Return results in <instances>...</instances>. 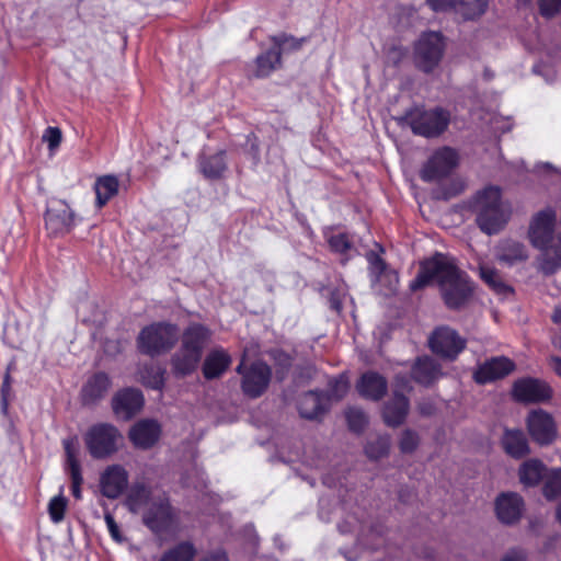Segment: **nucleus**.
Returning <instances> with one entry per match:
<instances>
[{"label":"nucleus","instance_id":"obj_1","mask_svg":"<svg viewBox=\"0 0 561 561\" xmlns=\"http://www.w3.org/2000/svg\"><path fill=\"white\" fill-rule=\"evenodd\" d=\"M436 283L445 305L449 309H459L470 299L473 286L453 259L436 254L421 264L417 276L411 282L412 290Z\"/></svg>","mask_w":561,"mask_h":561},{"label":"nucleus","instance_id":"obj_2","mask_svg":"<svg viewBox=\"0 0 561 561\" xmlns=\"http://www.w3.org/2000/svg\"><path fill=\"white\" fill-rule=\"evenodd\" d=\"M527 238L539 251L538 268L542 273L550 275L561 268V232L557 231V213L552 208L531 216Z\"/></svg>","mask_w":561,"mask_h":561},{"label":"nucleus","instance_id":"obj_3","mask_svg":"<svg viewBox=\"0 0 561 561\" xmlns=\"http://www.w3.org/2000/svg\"><path fill=\"white\" fill-rule=\"evenodd\" d=\"M126 504L134 513H141L145 525L160 534L172 527L174 514L169 500L163 494L153 495L145 486H135Z\"/></svg>","mask_w":561,"mask_h":561},{"label":"nucleus","instance_id":"obj_4","mask_svg":"<svg viewBox=\"0 0 561 561\" xmlns=\"http://www.w3.org/2000/svg\"><path fill=\"white\" fill-rule=\"evenodd\" d=\"M471 207L477 216V225L489 236L499 233L511 217V209L502 201L501 191L495 186L478 192Z\"/></svg>","mask_w":561,"mask_h":561},{"label":"nucleus","instance_id":"obj_5","mask_svg":"<svg viewBox=\"0 0 561 561\" xmlns=\"http://www.w3.org/2000/svg\"><path fill=\"white\" fill-rule=\"evenodd\" d=\"M209 337V330L201 324H192L184 331L181 347L172 359L175 374L184 376L196 369Z\"/></svg>","mask_w":561,"mask_h":561},{"label":"nucleus","instance_id":"obj_6","mask_svg":"<svg viewBox=\"0 0 561 561\" xmlns=\"http://www.w3.org/2000/svg\"><path fill=\"white\" fill-rule=\"evenodd\" d=\"M446 42L442 33L430 31L420 35L414 44V62L424 72H432L443 59Z\"/></svg>","mask_w":561,"mask_h":561},{"label":"nucleus","instance_id":"obj_7","mask_svg":"<svg viewBox=\"0 0 561 561\" xmlns=\"http://www.w3.org/2000/svg\"><path fill=\"white\" fill-rule=\"evenodd\" d=\"M407 121L415 135L433 138L447 129L450 114L440 107L428 111L415 108L407 115Z\"/></svg>","mask_w":561,"mask_h":561},{"label":"nucleus","instance_id":"obj_8","mask_svg":"<svg viewBox=\"0 0 561 561\" xmlns=\"http://www.w3.org/2000/svg\"><path fill=\"white\" fill-rule=\"evenodd\" d=\"M178 328L170 323H153L138 335V347L142 353L154 355L171 348L178 340Z\"/></svg>","mask_w":561,"mask_h":561},{"label":"nucleus","instance_id":"obj_9","mask_svg":"<svg viewBox=\"0 0 561 561\" xmlns=\"http://www.w3.org/2000/svg\"><path fill=\"white\" fill-rule=\"evenodd\" d=\"M122 440L119 431L111 424H96L84 435V443L90 455L104 459L118 450Z\"/></svg>","mask_w":561,"mask_h":561},{"label":"nucleus","instance_id":"obj_10","mask_svg":"<svg viewBox=\"0 0 561 561\" xmlns=\"http://www.w3.org/2000/svg\"><path fill=\"white\" fill-rule=\"evenodd\" d=\"M527 432L536 444L551 445L558 436V427L553 416L542 409L531 410L526 417Z\"/></svg>","mask_w":561,"mask_h":561},{"label":"nucleus","instance_id":"obj_11","mask_svg":"<svg viewBox=\"0 0 561 561\" xmlns=\"http://www.w3.org/2000/svg\"><path fill=\"white\" fill-rule=\"evenodd\" d=\"M76 226V214L62 199L51 198L47 203L45 227L49 234L60 236Z\"/></svg>","mask_w":561,"mask_h":561},{"label":"nucleus","instance_id":"obj_12","mask_svg":"<svg viewBox=\"0 0 561 561\" xmlns=\"http://www.w3.org/2000/svg\"><path fill=\"white\" fill-rule=\"evenodd\" d=\"M247 356L248 353L245 352L242 362L237 367V371L243 376L242 389L244 393L251 398H256L267 388L271 378V369L266 364L256 362L252 364L249 369L244 370Z\"/></svg>","mask_w":561,"mask_h":561},{"label":"nucleus","instance_id":"obj_13","mask_svg":"<svg viewBox=\"0 0 561 561\" xmlns=\"http://www.w3.org/2000/svg\"><path fill=\"white\" fill-rule=\"evenodd\" d=\"M459 162L458 152L449 147L436 150L421 170V179L433 182L447 176Z\"/></svg>","mask_w":561,"mask_h":561},{"label":"nucleus","instance_id":"obj_14","mask_svg":"<svg viewBox=\"0 0 561 561\" xmlns=\"http://www.w3.org/2000/svg\"><path fill=\"white\" fill-rule=\"evenodd\" d=\"M411 389L410 381L403 377L394 380L393 397L385 404L382 417L388 426L397 427L403 423L409 411V400L402 394Z\"/></svg>","mask_w":561,"mask_h":561},{"label":"nucleus","instance_id":"obj_15","mask_svg":"<svg viewBox=\"0 0 561 561\" xmlns=\"http://www.w3.org/2000/svg\"><path fill=\"white\" fill-rule=\"evenodd\" d=\"M431 350L447 359H455L465 348L466 341L449 327L437 328L430 337Z\"/></svg>","mask_w":561,"mask_h":561},{"label":"nucleus","instance_id":"obj_16","mask_svg":"<svg viewBox=\"0 0 561 561\" xmlns=\"http://www.w3.org/2000/svg\"><path fill=\"white\" fill-rule=\"evenodd\" d=\"M128 481V471L122 465H110L100 476V491L103 496L115 500L126 491Z\"/></svg>","mask_w":561,"mask_h":561},{"label":"nucleus","instance_id":"obj_17","mask_svg":"<svg viewBox=\"0 0 561 561\" xmlns=\"http://www.w3.org/2000/svg\"><path fill=\"white\" fill-rule=\"evenodd\" d=\"M512 392L515 400L524 403L547 401L552 396L550 386L535 378H522L516 380Z\"/></svg>","mask_w":561,"mask_h":561},{"label":"nucleus","instance_id":"obj_18","mask_svg":"<svg viewBox=\"0 0 561 561\" xmlns=\"http://www.w3.org/2000/svg\"><path fill=\"white\" fill-rule=\"evenodd\" d=\"M160 435V424L157 421L148 419L135 423L128 433L130 442L139 449L151 448L159 440Z\"/></svg>","mask_w":561,"mask_h":561},{"label":"nucleus","instance_id":"obj_19","mask_svg":"<svg viewBox=\"0 0 561 561\" xmlns=\"http://www.w3.org/2000/svg\"><path fill=\"white\" fill-rule=\"evenodd\" d=\"M524 512V501L520 495L513 492L502 493L495 501V513L503 524H514L519 520Z\"/></svg>","mask_w":561,"mask_h":561},{"label":"nucleus","instance_id":"obj_20","mask_svg":"<svg viewBox=\"0 0 561 561\" xmlns=\"http://www.w3.org/2000/svg\"><path fill=\"white\" fill-rule=\"evenodd\" d=\"M515 369V364L507 357H494L486 360L474 373L473 377L478 383H488L503 378Z\"/></svg>","mask_w":561,"mask_h":561},{"label":"nucleus","instance_id":"obj_21","mask_svg":"<svg viewBox=\"0 0 561 561\" xmlns=\"http://www.w3.org/2000/svg\"><path fill=\"white\" fill-rule=\"evenodd\" d=\"M112 405L118 417L128 420L140 411L144 405V397L137 389H125L115 394Z\"/></svg>","mask_w":561,"mask_h":561},{"label":"nucleus","instance_id":"obj_22","mask_svg":"<svg viewBox=\"0 0 561 561\" xmlns=\"http://www.w3.org/2000/svg\"><path fill=\"white\" fill-rule=\"evenodd\" d=\"M388 382L378 373L367 371L363 374L356 383L358 393L368 400L379 401L387 392Z\"/></svg>","mask_w":561,"mask_h":561},{"label":"nucleus","instance_id":"obj_23","mask_svg":"<svg viewBox=\"0 0 561 561\" xmlns=\"http://www.w3.org/2000/svg\"><path fill=\"white\" fill-rule=\"evenodd\" d=\"M528 257V250L520 241L505 239L496 247V259L505 265L512 266L525 262Z\"/></svg>","mask_w":561,"mask_h":561},{"label":"nucleus","instance_id":"obj_24","mask_svg":"<svg viewBox=\"0 0 561 561\" xmlns=\"http://www.w3.org/2000/svg\"><path fill=\"white\" fill-rule=\"evenodd\" d=\"M371 282L374 284L387 282L389 291H393L398 284V275L394 271L389 270L383 260L374 251L366 254Z\"/></svg>","mask_w":561,"mask_h":561},{"label":"nucleus","instance_id":"obj_25","mask_svg":"<svg viewBox=\"0 0 561 561\" xmlns=\"http://www.w3.org/2000/svg\"><path fill=\"white\" fill-rule=\"evenodd\" d=\"M231 364L230 355L222 348L213 350L205 358L203 374L206 379L221 376Z\"/></svg>","mask_w":561,"mask_h":561},{"label":"nucleus","instance_id":"obj_26","mask_svg":"<svg viewBox=\"0 0 561 561\" xmlns=\"http://www.w3.org/2000/svg\"><path fill=\"white\" fill-rule=\"evenodd\" d=\"M111 382L108 377L99 373L92 376L82 388V400L85 404L94 403L99 399L103 398L108 391Z\"/></svg>","mask_w":561,"mask_h":561},{"label":"nucleus","instance_id":"obj_27","mask_svg":"<svg viewBox=\"0 0 561 561\" xmlns=\"http://www.w3.org/2000/svg\"><path fill=\"white\" fill-rule=\"evenodd\" d=\"M328 408V398L324 394L310 391L299 400V413L306 419H316Z\"/></svg>","mask_w":561,"mask_h":561},{"label":"nucleus","instance_id":"obj_28","mask_svg":"<svg viewBox=\"0 0 561 561\" xmlns=\"http://www.w3.org/2000/svg\"><path fill=\"white\" fill-rule=\"evenodd\" d=\"M502 444L505 451L514 458H522L529 453L527 439L519 430H506Z\"/></svg>","mask_w":561,"mask_h":561},{"label":"nucleus","instance_id":"obj_29","mask_svg":"<svg viewBox=\"0 0 561 561\" xmlns=\"http://www.w3.org/2000/svg\"><path fill=\"white\" fill-rule=\"evenodd\" d=\"M440 375V367L430 357L419 358L412 369L414 380L422 385H430Z\"/></svg>","mask_w":561,"mask_h":561},{"label":"nucleus","instance_id":"obj_30","mask_svg":"<svg viewBox=\"0 0 561 561\" xmlns=\"http://www.w3.org/2000/svg\"><path fill=\"white\" fill-rule=\"evenodd\" d=\"M96 206L103 207L118 192V180L114 175L100 176L94 183Z\"/></svg>","mask_w":561,"mask_h":561},{"label":"nucleus","instance_id":"obj_31","mask_svg":"<svg viewBox=\"0 0 561 561\" xmlns=\"http://www.w3.org/2000/svg\"><path fill=\"white\" fill-rule=\"evenodd\" d=\"M546 473L545 465L537 459L527 460L519 468L520 482L528 486L538 484Z\"/></svg>","mask_w":561,"mask_h":561},{"label":"nucleus","instance_id":"obj_32","mask_svg":"<svg viewBox=\"0 0 561 561\" xmlns=\"http://www.w3.org/2000/svg\"><path fill=\"white\" fill-rule=\"evenodd\" d=\"M199 169L206 178H219L226 170L225 152L219 151L209 157H201Z\"/></svg>","mask_w":561,"mask_h":561},{"label":"nucleus","instance_id":"obj_33","mask_svg":"<svg viewBox=\"0 0 561 561\" xmlns=\"http://www.w3.org/2000/svg\"><path fill=\"white\" fill-rule=\"evenodd\" d=\"M488 8V0H458L453 10L465 20L480 18Z\"/></svg>","mask_w":561,"mask_h":561},{"label":"nucleus","instance_id":"obj_34","mask_svg":"<svg viewBox=\"0 0 561 561\" xmlns=\"http://www.w3.org/2000/svg\"><path fill=\"white\" fill-rule=\"evenodd\" d=\"M280 54L278 48L270 49L268 51L257 56L255 60V76L266 77L279 65Z\"/></svg>","mask_w":561,"mask_h":561},{"label":"nucleus","instance_id":"obj_35","mask_svg":"<svg viewBox=\"0 0 561 561\" xmlns=\"http://www.w3.org/2000/svg\"><path fill=\"white\" fill-rule=\"evenodd\" d=\"M479 271L482 280L495 293L505 294L510 291V287L504 283L502 276L495 268L488 265H481Z\"/></svg>","mask_w":561,"mask_h":561},{"label":"nucleus","instance_id":"obj_36","mask_svg":"<svg viewBox=\"0 0 561 561\" xmlns=\"http://www.w3.org/2000/svg\"><path fill=\"white\" fill-rule=\"evenodd\" d=\"M542 493L548 501H554L561 494V468L547 471Z\"/></svg>","mask_w":561,"mask_h":561},{"label":"nucleus","instance_id":"obj_37","mask_svg":"<svg viewBox=\"0 0 561 561\" xmlns=\"http://www.w3.org/2000/svg\"><path fill=\"white\" fill-rule=\"evenodd\" d=\"M196 550L191 542H181L164 552L160 561H192Z\"/></svg>","mask_w":561,"mask_h":561},{"label":"nucleus","instance_id":"obj_38","mask_svg":"<svg viewBox=\"0 0 561 561\" xmlns=\"http://www.w3.org/2000/svg\"><path fill=\"white\" fill-rule=\"evenodd\" d=\"M142 383L152 389H161L164 383V371L156 365L146 366L140 371Z\"/></svg>","mask_w":561,"mask_h":561},{"label":"nucleus","instance_id":"obj_39","mask_svg":"<svg viewBox=\"0 0 561 561\" xmlns=\"http://www.w3.org/2000/svg\"><path fill=\"white\" fill-rule=\"evenodd\" d=\"M390 448V437L388 435L377 436L375 439L368 442L365 447V453L368 458L377 460L385 457Z\"/></svg>","mask_w":561,"mask_h":561},{"label":"nucleus","instance_id":"obj_40","mask_svg":"<svg viewBox=\"0 0 561 561\" xmlns=\"http://www.w3.org/2000/svg\"><path fill=\"white\" fill-rule=\"evenodd\" d=\"M64 448L66 453V463L69 471L81 470L78 455H79V442L77 437H69L64 439Z\"/></svg>","mask_w":561,"mask_h":561},{"label":"nucleus","instance_id":"obj_41","mask_svg":"<svg viewBox=\"0 0 561 561\" xmlns=\"http://www.w3.org/2000/svg\"><path fill=\"white\" fill-rule=\"evenodd\" d=\"M348 389L350 382L347 377L340 375L330 383V392L324 394V398H328V403L330 401H339L347 393Z\"/></svg>","mask_w":561,"mask_h":561},{"label":"nucleus","instance_id":"obj_42","mask_svg":"<svg viewBox=\"0 0 561 561\" xmlns=\"http://www.w3.org/2000/svg\"><path fill=\"white\" fill-rule=\"evenodd\" d=\"M346 421L350 430L360 432L367 424V416L363 410L357 408H350L345 412Z\"/></svg>","mask_w":561,"mask_h":561},{"label":"nucleus","instance_id":"obj_43","mask_svg":"<svg viewBox=\"0 0 561 561\" xmlns=\"http://www.w3.org/2000/svg\"><path fill=\"white\" fill-rule=\"evenodd\" d=\"M66 507L67 500L62 495L54 496L49 501L48 513L54 523H59L64 519Z\"/></svg>","mask_w":561,"mask_h":561},{"label":"nucleus","instance_id":"obj_44","mask_svg":"<svg viewBox=\"0 0 561 561\" xmlns=\"http://www.w3.org/2000/svg\"><path fill=\"white\" fill-rule=\"evenodd\" d=\"M330 248L339 253H346L352 248L348 236L345 233L329 234L325 233Z\"/></svg>","mask_w":561,"mask_h":561},{"label":"nucleus","instance_id":"obj_45","mask_svg":"<svg viewBox=\"0 0 561 561\" xmlns=\"http://www.w3.org/2000/svg\"><path fill=\"white\" fill-rule=\"evenodd\" d=\"M62 140L61 130L58 127H47L43 134V141L47 144L50 153H55Z\"/></svg>","mask_w":561,"mask_h":561},{"label":"nucleus","instance_id":"obj_46","mask_svg":"<svg viewBox=\"0 0 561 561\" xmlns=\"http://www.w3.org/2000/svg\"><path fill=\"white\" fill-rule=\"evenodd\" d=\"M419 445V436L416 433L407 430L402 433L400 439V449L402 453H412Z\"/></svg>","mask_w":561,"mask_h":561},{"label":"nucleus","instance_id":"obj_47","mask_svg":"<svg viewBox=\"0 0 561 561\" xmlns=\"http://www.w3.org/2000/svg\"><path fill=\"white\" fill-rule=\"evenodd\" d=\"M561 5V0H539L540 13L546 18L556 15Z\"/></svg>","mask_w":561,"mask_h":561},{"label":"nucleus","instance_id":"obj_48","mask_svg":"<svg viewBox=\"0 0 561 561\" xmlns=\"http://www.w3.org/2000/svg\"><path fill=\"white\" fill-rule=\"evenodd\" d=\"M104 520H105V524H106V527H107V530H108L111 537L116 542H123L124 537L122 536L119 527L116 524L114 517L110 513H106L104 516Z\"/></svg>","mask_w":561,"mask_h":561},{"label":"nucleus","instance_id":"obj_49","mask_svg":"<svg viewBox=\"0 0 561 561\" xmlns=\"http://www.w3.org/2000/svg\"><path fill=\"white\" fill-rule=\"evenodd\" d=\"M405 57V50L401 46H391L387 49L386 59L393 66L400 64Z\"/></svg>","mask_w":561,"mask_h":561},{"label":"nucleus","instance_id":"obj_50","mask_svg":"<svg viewBox=\"0 0 561 561\" xmlns=\"http://www.w3.org/2000/svg\"><path fill=\"white\" fill-rule=\"evenodd\" d=\"M69 473H70V478L72 481V485H71L72 495L76 499H80L81 497V484L83 482L81 470L69 471Z\"/></svg>","mask_w":561,"mask_h":561},{"label":"nucleus","instance_id":"obj_51","mask_svg":"<svg viewBox=\"0 0 561 561\" xmlns=\"http://www.w3.org/2000/svg\"><path fill=\"white\" fill-rule=\"evenodd\" d=\"M434 11H448L457 4L458 0H426Z\"/></svg>","mask_w":561,"mask_h":561},{"label":"nucleus","instance_id":"obj_52","mask_svg":"<svg viewBox=\"0 0 561 561\" xmlns=\"http://www.w3.org/2000/svg\"><path fill=\"white\" fill-rule=\"evenodd\" d=\"M525 556L522 551L512 550L505 554L502 561H524Z\"/></svg>","mask_w":561,"mask_h":561},{"label":"nucleus","instance_id":"obj_53","mask_svg":"<svg viewBox=\"0 0 561 561\" xmlns=\"http://www.w3.org/2000/svg\"><path fill=\"white\" fill-rule=\"evenodd\" d=\"M550 366L553 371L561 377V358L560 357H551Z\"/></svg>","mask_w":561,"mask_h":561},{"label":"nucleus","instance_id":"obj_54","mask_svg":"<svg viewBox=\"0 0 561 561\" xmlns=\"http://www.w3.org/2000/svg\"><path fill=\"white\" fill-rule=\"evenodd\" d=\"M203 561H228V558L226 553L217 552L215 554L209 556L208 558H205Z\"/></svg>","mask_w":561,"mask_h":561},{"label":"nucleus","instance_id":"obj_55","mask_svg":"<svg viewBox=\"0 0 561 561\" xmlns=\"http://www.w3.org/2000/svg\"><path fill=\"white\" fill-rule=\"evenodd\" d=\"M10 390V375L7 374L4 376L3 385H2V393L5 394Z\"/></svg>","mask_w":561,"mask_h":561},{"label":"nucleus","instance_id":"obj_56","mask_svg":"<svg viewBox=\"0 0 561 561\" xmlns=\"http://www.w3.org/2000/svg\"><path fill=\"white\" fill-rule=\"evenodd\" d=\"M552 319L554 322H560L561 321V308H557L553 316H552Z\"/></svg>","mask_w":561,"mask_h":561},{"label":"nucleus","instance_id":"obj_57","mask_svg":"<svg viewBox=\"0 0 561 561\" xmlns=\"http://www.w3.org/2000/svg\"><path fill=\"white\" fill-rule=\"evenodd\" d=\"M556 518L561 524V502L558 504L556 508Z\"/></svg>","mask_w":561,"mask_h":561},{"label":"nucleus","instance_id":"obj_58","mask_svg":"<svg viewBox=\"0 0 561 561\" xmlns=\"http://www.w3.org/2000/svg\"><path fill=\"white\" fill-rule=\"evenodd\" d=\"M421 411H422V413H424V414H428V413H431V411H430V410H426V409H424V408H421Z\"/></svg>","mask_w":561,"mask_h":561},{"label":"nucleus","instance_id":"obj_59","mask_svg":"<svg viewBox=\"0 0 561 561\" xmlns=\"http://www.w3.org/2000/svg\"><path fill=\"white\" fill-rule=\"evenodd\" d=\"M286 365H289V357L285 358Z\"/></svg>","mask_w":561,"mask_h":561}]
</instances>
